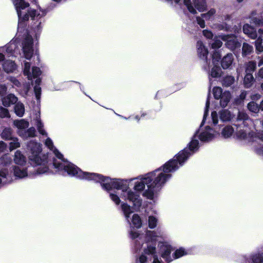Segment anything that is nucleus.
I'll list each match as a JSON object with an SVG mask.
<instances>
[{
    "label": "nucleus",
    "instance_id": "nucleus-1",
    "mask_svg": "<svg viewBox=\"0 0 263 263\" xmlns=\"http://www.w3.org/2000/svg\"><path fill=\"white\" fill-rule=\"evenodd\" d=\"M93 180L96 182H99L102 189L108 192L112 189L122 190L125 192L128 189L127 180L111 178L100 174L95 173Z\"/></svg>",
    "mask_w": 263,
    "mask_h": 263
},
{
    "label": "nucleus",
    "instance_id": "nucleus-2",
    "mask_svg": "<svg viewBox=\"0 0 263 263\" xmlns=\"http://www.w3.org/2000/svg\"><path fill=\"white\" fill-rule=\"evenodd\" d=\"M53 165L54 167L58 169V171H64L67 174L70 176L76 177L80 179H85L87 180H93L94 178L95 173H89L82 171L79 167L71 162L67 164H64L62 163L57 161L56 158H53Z\"/></svg>",
    "mask_w": 263,
    "mask_h": 263
},
{
    "label": "nucleus",
    "instance_id": "nucleus-3",
    "mask_svg": "<svg viewBox=\"0 0 263 263\" xmlns=\"http://www.w3.org/2000/svg\"><path fill=\"white\" fill-rule=\"evenodd\" d=\"M13 4L18 18V23L24 24L29 21L34 20L35 17L40 16V14L37 13L35 9L30 7L28 2L25 0H11Z\"/></svg>",
    "mask_w": 263,
    "mask_h": 263
},
{
    "label": "nucleus",
    "instance_id": "nucleus-4",
    "mask_svg": "<svg viewBox=\"0 0 263 263\" xmlns=\"http://www.w3.org/2000/svg\"><path fill=\"white\" fill-rule=\"evenodd\" d=\"M192 155L187 147L180 151L177 154L174 158L170 159L164 164L163 171L165 173H169L176 171L180 166H182Z\"/></svg>",
    "mask_w": 263,
    "mask_h": 263
},
{
    "label": "nucleus",
    "instance_id": "nucleus-5",
    "mask_svg": "<svg viewBox=\"0 0 263 263\" xmlns=\"http://www.w3.org/2000/svg\"><path fill=\"white\" fill-rule=\"evenodd\" d=\"M171 177V174L161 173L152 183L147 185L148 189L143 192L142 195L148 199L153 200L154 197V189L156 187H159L163 185Z\"/></svg>",
    "mask_w": 263,
    "mask_h": 263
},
{
    "label": "nucleus",
    "instance_id": "nucleus-6",
    "mask_svg": "<svg viewBox=\"0 0 263 263\" xmlns=\"http://www.w3.org/2000/svg\"><path fill=\"white\" fill-rule=\"evenodd\" d=\"M28 148L31 151V155L29 156V160L35 164H39L42 161L40 154L42 152L41 144L36 142L30 141L28 144Z\"/></svg>",
    "mask_w": 263,
    "mask_h": 263
},
{
    "label": "nucleus",
    "instance_id": "nucleus-7",
    "mask_svg": "<svg viewBox=\"0 0 263 263\" xmlns=\"http://www.w3.org/2000/svg\"><path fill=\"white\" fill-rule=\"evenodd\" d=\"M222 39L223 41L226 42V47L231 50H235L240 48L241 47V43L234 34L223 35L222 37Z\"/></svg>",
    "mask_w": 263,
    "mask_h": 263
},
{
    "label": "nucleus",
    "instance_id": "nucleus-8",
    "mask_svg": "<svg viewBox=\"0 0 263 263\" xmlns=\"http://www.w3.org/2000/svg\"><path fill=\"white\" fill-rule=\"evenodd\" d=\"M33 39L31 36L26 37L23 42V50L25 58L30 60L33 54Z\"/></svg>",
    "mask_w": 263,
    "mask_h": 263
},
{
    "label": "nucleus",
    "instance_id": "nucleus-9",
    "mask_svg": "<svg viewBox=\"0 0 263 263\" xmlns=\"http://www.w3.org/2000/svg\"><path fill=\"white\" fill-rule=\"evenodd\" d=\"M174 250L173 247L169 244L162 242L160 246L161 257L163 258L167 263H170L173 260L171 256V253Z\"/></svg>",
    "mask_w": 263,
    "mask_h": 263
},
{
    "label": "nucleus",
    "instance_id": "nucleus-10",
    "mask_svg": "<svg viewBox=\"0 0 263 263\" xmlns=\"http://www.w3.org/2000/svg\"><path fill=\"white\" fill-rule=\"evenodd\" d=\"M161 173L168 174L164 173L163 171V167L161 166L155 171L146 174L145 177L141 179V181L144 183L145 185L146 184L147 186L152 183Z\"/></svg>",
    "mask_w": 263,
    "mask_h": 263
},
{
    "label": "nucleus",
    "instance_id": "nucleus-11",
    "mask_svg": "<svg viewBox=\"0 0 263 263\" xmlns=\"http://www.w3.org/2000/svg\"><path fill=\"white\" fill-rule=\"evenodd\" d=\"M243 263H263V251L253 252L248 257L244 256Z\"/></svg>",
    "mask_w": 263,
    "mask_h": 263
},
{
    "label": "nucleus",
    "instance_id": "nucleus-12",
    "mask_svg": "<svg viewBox=\"0 0 263 263\" xmlns=\"http://www.w3.org/2000/svg\"><path fill=\"white\" fill-rule=\"evenodd\" d=\"M197 53L198 57L204 61L205 64H208V55L209 53L208 49L205 48L203 43L201 41H198L197 43Z\"/></svg>",
    "mask_w": 263,
    "mask_h": 263
},
{
    "label": "nucleus",
    "instance_id": "nucleus-13",
    "mask_svg": "<svg viewBox=\"0 0 263 263\" xmlns=\"http://www.w3.org/2000/svg\"><path fill=\"white\" fill-rule=\"evenodd\" d=\"M233 62L234 57L233 54L228 53L221 59V66L223 69H231Z\"/></svg>",
    "mask_w": 263,
    "mask_h": 263
},
{
    "label": "nucleus",
    "instance_id": "nucleus-14",
    "mask_svg": "<svg viewBox=\"0 0 263 263\" xmlns=\"http://www.w3.org/2000/svg\"><path fill=\"white\" fill-rule=\"evenodd\" d=\"M207 67L205 68V69L208 70H209L210 72V75L211 77L213 78H220L223 74V72L221 70V67L219 66V64H213V67L211 68V70L210 71V61H209Z\"/></svg>",
    "mask_w": 263,
    "mask_h": 263
},
{
    "label": "nucleus",
    "instance_id": "nucleus-15",
    "mask_svg": "<svg viewBox=\"0 0 263 263\" xmlns=\"http://www.w3.org/2000/svg\"><path fill=\"white\" fill-rule=\"evenodd\" d=\"M4 70L7 73L13 72L17 68V65L14 61L7 60L4 62L3 64Z\"/></svg>",
    "mask_w": 263,
    "mask_h": 263
},
{
    "label": "nucleus",
    "instance_id": "nucleus-16",
    "mask_svg": "<svg viewBox=\"0 0 263 263\" xmlns=\"http://www.w3.org/2000/svg\"><path fill=\"white\" fill-rule=\"evenodd\" d=\"M17 101V98L12 93H10L2 98V103L5 107H9Z\"/></svg>",
    "mask_w": 263,
    "mask_h": 263
},
{
    "label": "nucleus",
    "instance_id": "nucleus-17",
    "mask_svg": "<svg viewBox=\"0 0 263 263\" xmlns=\"http://www.w3.org/2000/svg\"><path fill=\"white\" fill-rule=\"evenodd\" d=\"M243 32L252 39H255L257 37V33L255 29L248 24H245L243 26Z\"/></svg>",
    "mask_w": 263,
    "mask_h": 263
},
{
    "label": "nucleus",
    "instance_id": "nucleus-18",
    "mask_svg": "<svg viewBox=\"0 0 263 263\" xmlns=\"http://www.w3.org/2000/svg\"><path fill=\"white\" fill-rule=\"evenodd\" d=\"M1 137L5 141L11 140L14 138L13 136V130L11 127H5L1 133Z\"/></svg>",
    "mask_w": 263,
    "mask_h": 263
},
{
    "label": "nucleus",
    "instance_id": "nucleus-19",
    "mask_svg": "<svg viewBox=\"0 0 263 263\" xmlns=\"http://www.w3.org/2000/svg\"><path fill=\"white\" fill-rule=\"evenodd\" d=\"M232 96L231 93L229 91H224L223 92V95L221 96V97L219 99L220 100V106L224 108L226 107L228 103H229L231 99Z\"/></svg>",
    "mask_w": 263,
    "mask_h": 263
},
{
    "label": "nucleus",
    "instance_id": "nucleus-20",
    "mask_svg": "<svg viewBox=\"0 0 263 263\" xmlns=\"http://www.w3.org/2000/svg\"><path fill=\"white\" fill-rule=\"evenodd\" d=\"M14 161L16 164L23 166L26 163V157L20 151L17 150L14 154Z\"/></svg>",
    "mask_w": 263,
    "mask_h": 263
},
{
    "label": "nucleus",
    "instance_id": "nucleus-21",
    "mask_svg": "<svg viewBox=\"0 0 263 263\" xmlns=\"http://www.w3.org/2000/svg\"><path fill=\"white\" fill-rule=\"evenodd\" d=\"M14 175L17 178H22L27 176L28 173L27 168L21 169L18 166H14L13 167Z\"/></svg>",
    "mask_w": 263,
    "mask_h": 263
},
{
    "label": "nucleus",
    "instance_id": "nucleus-22",
    "mask_svg": "<svg viewBox=\"0 0 263 263\" xmlns=\"http://www.w3.org/2000/svg\"><path fill=\"white\" fill-rule=\"evenodd\" d=\"M43 160L42 159V161L39 164H36L39 166L35 171V175H41L46 173H47L49 169L47 164L43 163Z\"/></svg>",
    "mask_w": 263,
    "mask_h": 263
},
{
    "label": "nucleus",
    "instance_id": "nucleus-23",
    "mask_svg": "<svg viewBox=\"0 0 263 263\" xmlns=\"http://www.w3.org/2000/svg\"><path fill=\"white\" fill-rule=\"evenodd\" d=\"M195 8L200 12L206 10V0H193Z\"/></svg>",
    "mask_w": 263,
    "mask_h": 263
},
{
    "label": "nucleus",
    "instance_id": "nucleus-24",
    "mask_svg": "<svg viewBox=\"0 0 263 263\" xmlns=\"http://www.w3.org/2000/svg\"><path fill=\"white\" fill-rule=\"evenodd\" d=\"M187 254V251L184 248L180 247L179 249L176 250L173 253L172 257L173 259H176L186 255Z\"/></svg>",
    "mask_w": 263,
    "mask_h": 263
},
{
    "label": "nucleus",
    "instance_id": "nucleus-25",
    "mask_svg": "<svg viewBox=\"0 0 263 263\" xmlns=\"http://www.w3.org/2000/svg\"><path fill=\"white\" fill-rule=\"evenodd\" d=\"M254 81L255 79L252 74L246 73L243 79V84L245 87H250L252 85L253 83L254 82Z\"/></svg>",
    "mask_w": 263,
    "mask_h": 263
},
{
    "label": "nucleus",
    "instance_id": "nucleus-26",
    "mask_svg": "<svg viewBox=\"0 0 263 263\" xmlns=\"http://www.w3.org/2000/svg\"><path fill=\"white\" fill-rule=\"evenodd\" d=\"M132 222L136 228L138 229L141 228L142 225V220L138 214H134L133 215Z\"/></svg>",
    "mask_w": 263,
    "mask_h": 263
},
{
    "label": "nucleus",
    "instance_id": "nucleus-27",
    "mask_svg": "<svg viewBox=\"0 0 263 263\" xmlns=\"http://www.w3.org/2000/svg\"><path fill=\"white\" fill-rule=\"evenodd\" d=\"M253 50V46L247 43H243L242 47V55L246 57L251 54Z\"/></svg>",
    "mask_w": 263,
    "mask_h": 263
},
{
    "label": "nucleus",
    "instance_id": "nucleus-28",
    "mask_svg": "<svg viewBox=\"0 0 263 263\" xmlns=\"http://www.w3.org/2000/svg\"><path fill=\"white\" fill-rule=\"evenodd\" d=\"M121 209L126 218L128 219L130 214L133 212L130 206L126 203H123L121 204Z\"/></svg>",
    "mask_w": 263,
    "mask_h": 263
},
{
    "label": "nucleus",
    "instance_id": "nucleus-29",
    "mask_svg": "<svg viewBox=\"0 0 263 263\" xmlns=\"http://www.w3.org/2000/svg\"><path fill=\"white\" fill-rule=\"evenodd\" d=\"M14 112L20 117L23 116L25 112V107L23 103H17L14 106Z\"/></svg>",
    "mask_w": 263,
    "mask_h": 263
},
{
    "label": "nucleus",
    "instance_id": "nucleus-30",
    "mask_svg": "<svg viewBox=\"0 0 263 263\" xmlns=\"http://www.w3.org/2000/svg\"><path fill=\"white\" fill-rule=\"evenodd\" d=\"M14 125L18 129H25L29 126V122L24 119L20 120H15L14 121Z\"/></svg>",
    "mask_w": 263,
    "mask_h": 263
},
{
    "label": "nucleus",
    "instance_id": "nucleus-31",
    "mask_svg": "<svg viewBox=\"0 0 263 263\" xmlns=\"http://www.w3.org/2000/svg\"><path fill=\"white\" fill-rule=\"evenodd\" d=\"M220 119L223 121H228L231 120V114L228 109H223L219 112Z\"/></svg>",
    "mask_w": 263,
    "mask_h": 263
},
{
    "label": "nucleus",
    "instance_id": "nucleus-32",
    "mask_svg": "<svg viewBox=\"0 0 263 263\" xmlns=\"http://www.w3.org/2000/svg\"><path fill=\"white\" fill-rule=\"evenodd\" d=\"M234 133V129L231 126H226L222 130L221 135L226 138L230 137Z\"/></svg>",
    "mask_w": 263,
    "mask_h": 263
},
{
    "label": "nucleus",
    "instance_id": "nucleus-33",
    "mask_svg": "<svg viewBox=\"0 0 263 263\" xmlns=\"http://www.w3.org/2000/svg\"><path fill=\"white\" fill-rule=\"evenodd\" d=\"M198 144L199 142L197 140H192L186 147L192 154L195 149H198Z\"/></svg>",
    "mask_w": 263,
    "mask_h": 263
},
{
    "label": "nucleus",
    "instance_id": "nucleus-34",
    "mask_svg": "<svg viewBox=\"0 0 263 263\" xmlns=\"http://www.w3.org/2000/svg\"><path fill=\"white\" fill-rule=\"evenodd\" d=\"M247 107L250 111L254 113H258L260 110L259 105L254 101L249 102L248 104Z\"/></svg>",
    "mask_w": 263,
    "mask_h": 263
},
{
    "label": "nucleus",
    "instance_id": "nucleus-35",
    "mask_svg": "<svg viewBox=\"0 0 263 263\" xmlns=\"http://www.w3.org/2000/svg\"><path fill=\"white\" fill-rule=\"evenodd\" d=\"M222 89L220 87L215 86L213 89L214 97L216 100H219L223 95Z\"/></svg>",
    "mask_w": 263,
    "mask_h": 263
},
{
    "label": "nucleus",
    "instance_id": "nucleus-36",
    "mask_svg": "<svg viewBox=\"0 0 263 263\" xmlns=\"http://www.w3.org/2000/svg\"><path fill=\"white\" fill-rule=\"evenodd\" d=\"M234 78L231 76L225 77L222 80V85L226 87H229L234 82Z\"/></svg>",
    "mask_w": 263,
    "mask_h": 263
},
{
    "label": "nucleus",
    "instance_id": "nucleus-37",
    "mask_svg": "<svg viewBox=\"0 0 263 263\" xmlns=\"http://www.w3.org/2000/svg\"><path fill=\"white\" fill-rule=\"evenodd\" d=\"M256 64L254 61H250L248 63V65L246 68V73H251L256 70Z\"/></svg>",
    "mask_w": 263,
    "mask_h": 263
},
{
    "label": "nucleus",
    "instance_id": "nucleus-38",
    "mask_svg": "<svg viewBox=\"0 0 263 263\" xmlns=\"http://www.w3.org/2000/svg\"><path fill=\"white\" fill-rule=\"evenodd\" d=\"M144 252L147 255H153V257L156 254L155 245H148L147 248L144 250Z\"/></svg>",
    "mask_w": 263,
    "mask_h": 263
},
{
    "label": "nucleus",
    "instance_id": "nucleus-39",
    "mask_svg": "<svg viewBox=\"0 0 263 263\" xmlns=\"http://www.w3.org/2000/svg\"><path fill=\"white\" fill-rule=\"evenodd\" d=\"M251 23L257 27L263 26V17L261 16L252 17L251 18Z\"/></svg>",
    "mask_w": 263,
    "mask_h": 263
},
{
    "label": "nucleus",
    "instance_id": "nucleus-40",
    "mask_svg": "<svg viewBox=\"0 0 263 263\" xmlns=\"http://www.w3.org/2000/svg\"><path fill=\"white\" fill-rule=\"evenodd\" d=\"M12 140L13 141L9 143V149L10 151L18 148L21 146L17 138L14 137Z\"/></svg>",
    "mask_w": 263,
    "mask_h": 263
},
{
    "label": "nucleus",
    "instance_id": "nucleus-41",
    "mask_svg": "<svg viewBox=\"0 0 263 263\" xmlns=\"http://www.w3.org/2000/svg\"><path fill=\"white\" fill-rule=\"evenodd\" d=\"M221 59L220 53L219 51H215L212 54L213 64H219Z\"/></svg>",
    "mask_w": 263,
    "mask_h": 263
},
{
    "label": "nucleus",
    "instance_id": "nucleus-42",
    "mask_svg": "<svg viewBox=\"0 0 263 263\" xmlns=\"http://www.w3.org/2000/svg\"><path fill=\"white\" fill-rule=\"evenodd\" d=\"M157 224V218L153 216H150L148 217V227L151 229H154Z\"/></svg>",
    "mask_w": 263,
    "mask_h": 263
},
{
    "label": "nucleus",
    "instance_id": "nucleus-43",
    "mask_svg": "<svg viewBox=\"0 0 263 263\" xmlns=\"http://www.w3.org/2000/svg\"><path fill=\"white\" fill-rule=\"evenodd\" d=\"M10 115L8 109L1 107H0V118H10Z\"/></svg>",
    "mask_w": 263,
    "mask_h": 263
},
{
    "label": "nucleus",
    "instance_id": "nucleus-44",
    "mask_svg": "<svg viewBox=\"0 0 263 263\" xmlns=\"http://www.w3.org/2000/svg\"><path fill=\"white\" fill-rule=\"evenodd\" d=\"M36 130L34 127L29 128L25 132V136L27 137H34L36 136Z\"/></svg>",
    "mask_w": 263,
    "mask_h": 263
},
{
    "label": "nucleus",
    "instance_id": "nucleus-45",
    "mask_svg": "<svg viewBox=\"0 0 263 263\" xmlns=\"http://www.w3.org/2000/svg\"><path fill=\"white\" fill-rule=\"evenodd\" d=\"M249 118V116L246 112L243 111H239L237 115V120L238 121H245L248 120Z\"/></svg>",
    "mask_w": 263,
    "mask_h": 263
},
{
    "label": "nucleus",
    "instance_id": "nucleus-46",
    "mask_svg": "<svg viewBox=\"0 0 263 263\" xmlns=\"http://www.w3.org/2000/svg\"><path fill=\"white\" fill-rule=\"evenodd\" d=\"M236 136L238 139L244 140L247 138V134L245 131L243 130H240L237 132L236 133Z\"/></svg>",
    "mask_w": 263,
    "mask_h": 263
},
{
    "label": "nucleus",
    "instance_id": "nucleus-47",
    "mask_svg": "<svg viewBox=\"0 0 263 263\" xmlns=\"http://www.w3.org/2000/svg\"><path fill=\"white\" fill-rule=\"evenodd\" d=\"M32 73L33 78H37L41 74L42 72L39 67L34 66L32 68Z\"/></svg>",
    "mask_w": 263,
    "mask_h": 263
},
{
    "label": "nucleus",
    "instance_id": "nucleus-48",
    "mask_svg": "<svg viewBox=\"0 0 263 263\" xmlns=\"http://www.w3.org/2000/svg\"><path fill=\"white\" fill-rule=\"evenodd\" d=\"M144 183L141 180L140 182H137L135 183L134 189L137 191H142L145 188Z\"/></svg>",
    "mask_w": 263,
    "mask_h": 263
},
{
    "label": "nucleus",
    "instance_id": "nucleus-49",
    "mask_svg": "<svg viewBox=\"0 0 263 263\" xmlns=\"http://www.w3.org/2000/svg\"><path fill=\"white\" fill-rule=\"evenodd\" d=\"M139 197V195L136 194L134 192L130 191L127 193V199L130 201L133 202L134 200H135L137 198Z\"/></svg>",
    "mask_w": 263,
    "mask_h": 263
},
{
    "label": "nucleus",
    "instance_id": "nucleus-50",
    "mask_svg": "<svg viewBox=\"0 0 263 263\" xmlns=\"http://www.w3.org/2000/svg\"><path fill=\"white\" fill-rule=\"evenodd\" d=\"M255 46L256 52L258 54L263 51V46L260 41L258 40L255 41Z\"/></svg>",
    "mask_w": 263,
    "mask_h": 263
},
{
    "label": "nucleus",
    "instance_id": "nucleus-51",
    "mask_svg": "<svg viewBox=\"0 0 263 263\" xmlns=\"http://www.w3.org/2000/svg\"><path fill=\"white\" fill-rule=\"evenodd\" d=\"M109 197L110 199L117 205H119L121 202V200L119 196L113 193L109 194Z\"/></svg>",
    "mask_w": 263,
    "mask_h": 263
},
{
    "label": "nucleus",
    "instance_id": "nucleus-52",
    "mask_svg": "<svg viewBox=\"0 0 263 263\" xmlns=\"http://www.w3.org/2000/svg\"><path fill=\"white\" fill-rule=\"evenodd\" d=\"M34 91L36 100H40L41 95V88L39 86L35 85L34 87Z\"/></svg>",
    "mask_w": 263,
    "mask_h": 263
},
{
    "label": "nucleus",
    "instance_id": "nucleus-53",
    "mask_svg": "<svg viewBox=\"0 0 263 263\" xmlns=\"http://www.w3.org/2000/svg\"><path fill=\"white\" fill-rule=\"evenodd\" d=\"M222 42L219 40H214L211 44V47L213 49H218L221 47Z\"/></svg>",
    "mask_w": 263,
    "mask_h": 263
},
{
    "label": "nucleus",
    "instance_id": "nucleus-54",
    "mask_svg": "<svg viewBox=\"0 0 263 263\" xmlns=\"http://www.w3.org/2000/svg\"><path fill=\"white\" fill-rule=\"evenodd\" d=\"M133 203L135 208L139 209L142 205V199L140 198V197H138L133 201Z\"/></svg>",
    "mask_w": 263,
    "mask_h": 263
},
{
    "label": "nucleus",
    "instance_id": "nucleus-55",
    "mask_svg": "<svg viewBox=\"0 0 263 263\" xmlns=\"http://www.w3.org/2000/svg\"><path fill=\"white\" fill-rule=\"evenodd\" d=\"M37 127L39 132L42 135H46V132L43 129V124L42 122L40 120L37 122Z\"/></svg>",
    "mask_w": 263,
    "mask_h": 263
},
{
    "label": "nucleus",
    "instance_id": "nucleus-56",
    "mask_svg": "<svg viewBox=\"0 0 263 263\" xmlns=\"http://www.w3.org/2000/svg\"><path fill=\"white\" fill-rule=\"evenodd\" d=\"M30 63L29 62H26L25 63V68L23 71V73L25 76H29V75L30 74Z\"/></svg>",
    "mask_w": 263,
    "mask_h": 263
},
{
    "label": "nucleus",
    "instance_id": "nucleus-57",
    "mask_svg": "<svg viewBox=\"0 0 263 263\" xmlns=\"http://www.w3.org/2000/svg\"><path fill=\"white\" fill-rule=\"evenodd\" d=\"M54 154H55L56 157L59 159L61 160L62 161L65 162V159L62 154H61L58 149L55 148L53 151Z\"/></svg>",
    "mask_w": 263,
    "mask_h": 263
},
{
    "label": "nucleus",
    "instance_id": "nucleus-58",
    "mask_svg": "<svg viewBox=\"0 0 263 263\" xmlns=\"http://www.w3.org/2000/svg\"><path fill=\"white\" fill-rule=\"evenodd\" d=\"M210 136V134L208 133L202 132L199 135V139L202 141H205L208 140Z\"/></svg>",
    "mask_w": 263,
    "mask_h": 263
},
{
    "label": "nucleus",
    "instance_id": "nucleus-59",
    "mask_svg": "<svg viewBox=\"0 0 263 263\" xmlns=\"http://www.w3.org/2000/svg\"><path fill=\"white\" fill-rule=\"evenodd\" d=\"M215 12V11L214 9H211L210 11H209L206 13L202 14L201 16L202 17L208 18H210L211 16H212Z\"/></svg>",
    "mask_w": 263,
    "mask_h": 263
},
{
    "label": "nucleus",
    "instance_id": "nucleus-60",
    "mask_svg": "<svg viewBox=\"0 0 263 263\" xmlns=\"http://www.w3.org/2000/svg\"><path fill=\"white\" fill-rule=\"evenodd\" d=\"M196 20L198 24L201 28H204L205 26L204 20L199 16L196 17Z\"/></svg>",
    "mask_w": 263,
    "mask_h": 263
},
{
    "label": "nucleus",
    "instance_id": "nucleus-61",
    "mask_svg": "<svg viewBox=\"0 0 263 263\" xmlns=\"http://www.w3.org/2000/svg\"><path fill=\"white\" fill-rule=\"evenodd\" d=\"M7 88L5 85H0V96L4 97L7 92Z\"/></svg>",
    "mask_w": 263,
    "mask_h": 263
},
{
    "label": "nucleus",
    "instance_id": "nucleus-62",
    "mask_svg": "<svg viewBox=\"0 0 263 263\" xmlns=\"http://www.w3.org/2000/svg\"><path fill=\"white\" fill-rule=\"evenodd\" d=\"M45 145L50 149L53 147V143L51 139L47 138L45 141Z\"/></svg>",
    "mask_w": 263,
    "mask_h": 263
},
{
    "label": "nucleus",
    "instance_id": "nucleus-63",
    "mask_svg": "<svg viewBox=\"0 0 263 263\" xmlns=\"http://www.w3.org/2000/svg\"><path fill=\"white\" fill-rule=\"evenodd\" d=\"M203 34L208 39H212L213 36V34L211 31L208 30H204Z\"/></svg>",
    "mask_w": 263,
    "mask_h": 263
},
{
    "label": "nucleus",
    "instance_id": "nucleus-64",
    "mask_svg": "<svg viewBox=\"0 0 263 263\" xmlns=\"http://www.w3.org/2000/svg\"><path fill=\"white\" fill-rule=\"evenodd\" d=\"M8 175V171L7 169L4 168L0 171V177L5 179Z\"/></svg>",
    "mask_w": 263,
    "mask_h": 263
}]
</instances>
